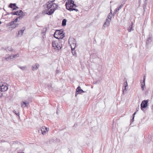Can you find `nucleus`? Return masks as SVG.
I'll use <instances>...</instances> for the list:
<instances>
[{"label":"nucleus","instance_id":"nucleus-1","mask_svg":"<svg viewBox=\"0 0 153 153\" xmlns=\"http://www.w3.org/2000/svg\"><path fill=\"white\" fill-rule=\"evenodd\" d=\"M53 1H49L46 3V9L43 11L44 13L51 15L54 12L58 6L56 4L54 3Z\"/></svg>","mask_w":153,"mask_h":153},{"label":"nucleus","instance_id":"nucleus-2","mask_svg":"<svg viewBox=\"0 0 153 153\" xmlns=\"http://www.w3.org/2000/svg\"><path fill=\"white\" fill-rule=\"evenodd\" d=\"M66 8L70 11L75 10L78 11L77 9L75 8L76 7V5L74 3V1L72 0L68 1L65 4Z\"/></svg>","mask_w":153,"mask_h":153},{"label":"nucleus","instance_id":"nucleus-3","mask_svg":"<svg viewBox=\"0 0 153 153\" xmlns=\"http://www.w3.org/2000/svg\"><path fill=\"white\" fill-rule=\"evenodd\" d=\"M22 17L21 16L17 18L15 20L11 22L10 23V28H14L18 26L19 24L17 23L19 22V20L22 19Z\"/></svg>","mask_w":153,"mask_h":153},{"label":"nucleus","instance_id":"nucleus-4","mask_svg":"<svg viewBox=\"0 0 153 153\" xmlns=\"http://www.w3.org/2000/svg\"><path fill=\"white\" fill-rule=\"evenodd\" d=\"M54 37L57 39H62L64 37V35L62 30H56L54 34Z\"/></svg>","mask_w":153,"mask_h":153},{"label":"nucleus","instance_id":"nucleus-5","mask_svg":"<svg viewBox=\"0 0 153 153\" xmlns=\"http://www.w3.org/2000/svg\"><path fill=\"white\" fill-rule=\"evenodd\" d=\"M52 46L56 51H58L61 49L62 47L61 43L58 41H53L52 42Z\"/></svg>","mask_w":153,"mask_h":153},{"label":"nucleus","instance_id":"nucleus-6","mask_svg":"<svg viewBox=\"0 0 153 153\" xmlns=\"http://www.w3.org/2000/svg\"><path fill=\"white\" fill-rule=\"evenodd\" d=\"M8 89V85L4 83L0 85V90L1 91L4 92L7 91Z\"/></svg>","mask_w":153,"mask_h":153},{"label":"nucleus","instance_id":"nucleus-7","mask_svg":"<svg viewBox=\"0 0 153 153\" xmlns=\"http://www.w3.org/2000/svg\"><path fill=\"white\" fill-rule=\"evenodd\" d=\"M148 101L147 100L143 101L141 104V108L142 109L143 108H145L147 106Z\"/></svg>","mask_w":153,"mask_h":153},{"label":"nucleus","instance_id":"nucleus-8","mask_svg":"<svg viewBox=\"0 0 153 153\" xmlns=\"http://www.w3.org/2000/svg\"><path fill=\"white\" fill-rule=\"evenodd\" d=\"M25 29V27H23L21 28L20 30L19 31L18 33H16V36L18 37L22 36L23 34L24 31Z\"/></svg>","mask_w":153,"mask_h":153},{"label":"nucleus","instance_id":"nucleus-9","mask_svg":"<svg viewBox=\"0 0 153 153\" xmlns=\"http://www.w3.org/2000/svg\"><path fill=\"white\" fill-rule=\"evenodd\" d=\"M41 129L42 132V133L43 135L45 134L46 133L48 132V131L47 128L45 126L42 127Z\"/></svg>","mask_w":153,"mask_h":153},{"label":"nucleus","instance_id":"nucleus-10","mask_svg":"<svg viewBox=\"0 0 153 153\" xmlns=\"http://www.w3.org/2000/svg\"><path fill=\"white\" fill-rule=\"evenodd\" d=\"M19 56V55L18 54H17L15 55H13L10 56L8 57H6V58H5V59L7 61L8 60H9V59H13V58H16V57H18Z\"/></svg>","mask_w":153,"mask_h":153},{"label":"nucleus","instance_id":"nucleus-11","mask_svg":"<svg viewBox=\"0 0 153 153\" xmlns=\"http://www.w3.org/2000/svg\"><path fill=\"white\" fill-rule=\"evenodd\" d=\"M112 14H109V15L108 16V19H106V21L107 22H106V25H108L109 24V22L111 21V18Z\"/></svg>","mask_w":153,"mask_h":153},{"label":"nucleus","instance_id":"nucleus-12","mask_svg":"<svg viewBox=\"0 0 153 153\" xmlns=\"http://www.w3.org/2000/svg\"><path fill=\"white\" fill-rule=\"evenodd\" d=\"M145 76H144L142 82H141V88L142 90H144V87H145Z\"/></svg>","mask_w":153,"mask_h":153},{"label":"nucleus","instance_id":"nucleus-13","mask_svg":"<svg viewBox=\"0 0 153 153\" xmlns=\"http://www.w3.org/2000/svg\"><path fill=\"white\" fill-rule=\"evenodd\" d=\"M9 7L12 8L13 10H15L16 8H18V7L16 6V4H10L9 5Z\"/></svg>","mask_w":153,"mask_h":153},{"label":"nucleus","instance_id":"nucleus-14","mask_svg":"<svg viewBox=\"0 0 153 153\" xmlns=\"http://www.w3.org/2000/svg\"><path fill=\"white\" fill-rule=\"evenodd\" d=\"M22 13V11L21 10H19V11L14 12L12 13L13 14L15 15H20Z\"/></svg>","mask_w":153,"mask_h":153},{"label":"nucleus","instance_id":"nucleus-15","mask_svg":"<svg viewBox=\"0 0 153 153\" xmlns=\"http://www.w3.org/2000/svg\"><path fill=\"white\" fill-rule=\"evenodd\" d=\"M76 91L78 92L79 93H81L83 92V91L80 89V87L79 86L77 88Z\"/></svg>","mask_w":153,"mask_h":153},{"label":"nucleus","instance_id":"nucleus-16","mask_svg":"<svg viewBox=\"0 0 153 153\" xmlns=\"http://www.w3.org/2000/svg\"><path fill=\"white\" fill-rule=\"evenodd\" d=\"M124 86L125 87V88L124 89H123V93L124 92V91L125 90V91H126V87H127V86H128V84H127V82L126 81L125 82H124Z\"/></svg>","mask_w":153,"mask_h":153},{"label":"nucleus","instance_id":"nucleus-17","mask_svg":"<svg viewBox=\"0 0 153 153\" xmlns=\"http://www.w3.org/2000/svg\"><path fill=\"white\" fill-rule=\"evenodd\" d=\"M39 67V65L38 64H36L34 66L32 67V70H35L38 68Z\"/></svg>","mask_w":153,"mask_h":153},{"label":"nucleus","instance_id":"nucleus-18","mask_svg":"<svg viewBox=\"0 0 153 153\" xmlns=\"http://www.w3.org/2000/svg\"><path fill=\"white\" fill-rule=\"evenodd\" d=\"M66 19H63L62 21V25L65 26L66 25Z\"/></svg>","mask_w":153,"mask_h":153},{"label":"nucleus","instance_id":"nucleus-19","mask_svg":"<svg viewBox=\"0 0 153 153\" xmlns=\"http://www.w3.org/2000/svg\"><path fill=\"white\" fill-rule=\"evenodd\" d=\"M27 104L25 102H23L21 104L22 107H24L27 106Z\"/></svg>","mask_w":153,"mask_h":153},{"label":"nucleus","instance_id":"nucleus-20","mask_svg":"<svg viewBox=\"0 0 153 153\" xmlns=\"http://www.w3.org/2000/svg\"><path fill=\"white\" fill-rule=\"evenodd\" d=\"M74 48H75V47L74 48H73L72 47V46L71 47L72 53L74 55H75L76 54V53L74 51V52H73V49H74Z\"/></svg>","mask_w":153,"mask_h":153},{"label":"nucleus","instance_id":"nucleus-21","mask_svg":"<svg viewBox=\"0 0 153 153\" xmlns=\"http://www.w3.org/2000/svg\"><path fill=\"white\" fill-rule=\"evenodd\" d=\"M2 91H1V90H0V97H1L3 96V93L2 92Z\"/></svg>","mask_w":153,"mask_h":153},{"label":"nucleus","instance_id":"nucleus-22","mask_svg":"<svg viewBox=\"0 0 153 153\" xmlns=\"http://www.w3.org/2000/svg\"><path fill=\"white\" fill-rule=\"evenodd\" d=\"M136 113H137V111H136L133 114V118L132 120H134V118L135 115L136 114Z\"/></svg>","mask_w":153,"mask_h":153},{"label":"nucleus","instance_id":"nucleus-23","mask_svg":"<svg viewBox=\"0 0 153 153\" xmlns=\"http://www.w3.org/2000/svg\"><path fill=\"white\" fill-rule=\"evenodd\" d=\"M13 112H14V113H16V114L17 115H18V114H19V113H16L15 112H16V111H14Z\"/></svg>","mask_w":153,"mask_h":153},{"label":"nucleus","instance_id":"nucleus-24","mask_svg":"<svg viewBox=\"0 0 153 153\" xmlns=\"http://www.w3.org/2000/svg\"><path fill=\"white\" fill-rule=\"evenodd\" d=\"M139 109V108H137V109H136V110H137V111H138V109Z\"/></svg>","mask_w":153,"mask_h":153},{"label":"nucleus","instance_id":"nucleus-25","mask_svg":"<svg viewBox=\"0 0 153 153\" xmlns=\"http://www.w3.org/2000/svg\"><path fill=\"white\" fill-rule=\"evenodd\" d=\"M18 153H24V152H19Z\"/></svg>","mask_w":153,"mask_h":153},{"label":"nucleus","instance_id":"nucleus-26","mask_svg":"<svg viewBox=\"0 0 153 153\" xmlns=\"http://www.w3.org/2000/svg\"><path fill=\"white\" fill-rule=\"evenodd\" d=\"M12 49H10V51H12Z\"/></svg>","mask_w":153,"mask_h":153},{"label":"nucleus","instance_id":"nucleus-27","mask_svg":"<svg viewBox=\"0 0 153 153\" xmlns=\"http://www.w3.org/2000/svg\"><path fill=\"white\" fill-rule=\"evenodd\" d=\"M76 95H75V96H76Z\"/></svg>","mask_w":153,"mask_h":153},{"label":"nucleus","instance_id":"nucleus-28","mask_svg":"<svg viewBox=\"0 0 153 153\" xmlns=\"http://www.w3.org/2000/svg\"><path fill=\"white\" fill-rule=\"evenodd\" d=\"M105 24V23L104 24V25Z\"/></svg>","mask_w":153,"mask_h":153},{"label":"nucleus","instance_id":"nucleus-29","mask_svg":"<svg viewBox=\"0 0 153 153\" xmlns=\"http://www.w3.org/2000/svg\"><path fill=\"white\" fill-rule=\"evenodd\" d=\"M129 32H130V30H129Z\"/></svg>","mask_w":153,"mask_h":153},{"label":"nucleus","instance_id":"nucleus-30","mask_svg":"<svg viewBox=\"0 0 153 153\" xmlns=\"http://www.w3.org/2000/svg\"><path fill=\"white\" fill-rule=\"evenodd\" d=\"M1 29H0V31H1Z\"/></svg>","mask_w":153,"mask_h":153}]
</instances>
